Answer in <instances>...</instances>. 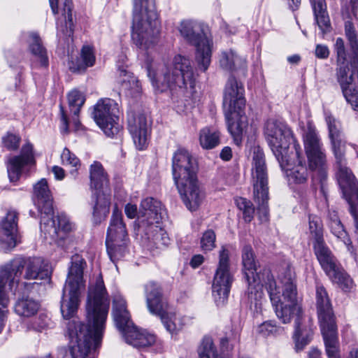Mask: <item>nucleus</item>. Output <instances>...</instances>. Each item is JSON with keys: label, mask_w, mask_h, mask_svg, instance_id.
I'll use <instances>...</instances> for the list:
<instances>
[{"label": "nucleus", "mask_w": 358, "mask_h": 358, "mask_svg": "<svg viewBox=\"0 0 358 358\" xmlns=\"http://www.w3.org/2000/svg\"><path fill=\"white\" fill-rule=\"evenodd\" d=\"M124 213L129 219H134L138 214L137 206L132 203H127L124 208Z\"/></svg>", "instance_id": "obj_60"}, {"label": "nucleus", "mask_w": 358, "mask_h": 358, "mask_svg": "<svg viewBox=\"0 0 358 358\" xmlns=\"http://www.w3.org/2000/svg\"><path fill=\"white\" fill-rule=\"evenodd\" d=\"M85 101L84 95L78 90H73L68 94V102L71 112L73 114V122L76 127L80 124L78 118L80 108L83 106Z\"/></svg>", "instance_id": "obj_39"}, {"label": "nucleus", "mask_w": 358, "mask_h": 358, "mask_svg": "<svg viewBox=\"0 0 358 358\" xmlns=\"http://www.w3.org/2000/svg\"><path fill=\"white\" fill-rule=\"evenodd\" d=\"M39 308L38 303L28 296L19 299L15 305V313L22 317H31L34 315Z\"/></svg>", "instance_id": "obj_37"}, {"label": "nucleus", "mask_w": 358, "mask_h": 358, "mask_svg": "<svg viewBox=\"0 0 358 358\" xmlns=\"http://www.w3.org/2000/svg\"><path fill=\"white\" fill-rule=\"evenodd\" d=\"M34 202L41 214V228L55 233L51 217L53 213L52 199L45 179H41L34 185Z\"/></svg>", "instance_id": "obj_16"}, {"label": "nucleus", "mask_w": 358, "mask_h": 358, "mask_svg": "<svg viewBox=\"0 0 358 358\" xmlns=\"http://www.w3.org/2000/svg\"><path fill=\"white\" fill-rule=\"evenodd\" d=\"M131 78H135L133 73H130L126 68L121 66L118 68V77L117 82L120 85V89L124 86V84H127Z\"/></svg>", "instance_id": "obj_57"}, {"label": "nucleus", "mask_w": 358, "mask_h": 358, "mask_svg": "<svg viewBox=\"0 0 358 358\" xmlns=\"http://www.w3.org/2000/svg\"><path fill=\"white\" fill-rule=\"evenodd\" d=\"M331 281L336 283L343 290L348 291L353 286L350 276L338 265L326 273Z\"/></svg>", "instance_id": "obj_38"}, {"label": "nucleus", "mask_w": 358, "mask_h": 358, "mask_svg": "<svg viewBox=\"0 0 358 358\" xmlns=\"http://www.w3.org/2000/svg\"><path fill=\"white\" fill-rule=\"evenodd\" d=\"M201 24L192 20H182L178 27L181 36L196 47V60L203 71L210 63L212 41L205 34Z\"/></svg>", "instance_id": "obj_9"}, {"label": "nucleus", "mask_w": 358, "mask_h": 358, "mask_svg": "<svg viewBox=\"0 0 358 358\" xmlns=\"http://www.w3.org/2000/svg\"><path fill=\"white\" fill-rule=\"evenodd\" d=\"M324 117L328 126L330 140L342 138L341 122L335 119L334 117L329 112L324 113Z\"/></svg>", "instance_id": "obj_45"}, {"label": "nucleus", "mask_w": 358, "mask_h": 358, "mask_svg": "<svg viewBox=\"0 0 358 358\" xmlns=\"http://www.w3.org/2000/svg\"><path fill=\"white\" fill-rule=\"evenodd\" d=\"M20 143V137L11 133H7L2 138V143L8 150H16L19 148Z\"/></svg>", "instance_id": "obj_53"}, {"label": "nucleus", "mask_w": 358, "mask_h": 358, "mask_svg": "<svg viewBox=\"0 0 358 358\" xmlns=\"http://www.w3.org/2000/svg\"><path fill=\"white\" fill-rule=\"evenodd\" d=\"M264 286L269 295L275 313L280 320L284 324L290 322L295 317L294 339L297 350H301L308 345L313 337L312 325L303 324L302 320L301 308L297 302L296 286L294 283V273L287 266L280 275V281L282 285V294L280 287L269 271H266Z\"/></svg>", "instance_id": "obj_2"}, {"label": "nucleus", "mask_w": 358, "mask_h": 358, "mask_svg": "<svg viewBox=\"0 0 358 358\" xmlns=\"http://www.w3.org/2000/svg\"><path fill=\"white\" fill-rule=\"evenodd\" d=\"M129 130L136 148L142 150L147 148L150 135V124L143 114L131 117L128 120Z\"/></svg>", "instance_id": "obj_22"}, {"label": "nucleus", "mask_w": 358, "mask_h": 358, "mask_svg": "<svg viewBox=\"0 0 358 358\" xmlns=\"http://www.w3.org/2000/svg\"><path fill=\"white\" fill-rule=\"evenodd\" d=\"M316 299L318 318L320 324L334 321L331 304L327 292L322 285H317L316 288Z\"/></svg>", "instance_id": "obj_28"}, {"label": "nucleus", "mask_w": 358, "mask_h": 358, "mask_svg": "<svg viewBox=\"0 0 358 358\" xmlns=\"http://www.w3.org/2000/svg\"><path fill=\"white\" fill-rule=\"evenodd\" d=\"M34 164L33 145L27 143L22 147L19 155L10 157L8 159L7 170L10 180L11 182L17 181L24 167Z\"/></svg>", "instance_id": "obj_21"}, {"label": "nucleus", "mask_w": 358, "mask_h": 358, "mask_svg": "<svg viewBox=\"0 0 358 358\" xmlns=\"http://www.w3.org/2000/svg\"><path fill=\"white\" fill-rule=\"evenodd\" d=\"M61 159L63 165H69L75 168V169L70 171V175L76 179L78 176V170L80 166V159L66 148L63 150L61 154Z\"/></svg>", "instance_id": "obj_43"}, {"label": "nucleus", "mask_w": 358, "mask_h": 358, "mask_svg": "<svg viewBox=\"0 0 358 358\" xmlns=\"http://www.w3.org/2000/svg\"><path fill=\"white\" fill-rule=\"evenodd\" d=\"M165 214L162 203L148 197L142 200L137 219L138 231H146L150 225L159 224Z\"/></svg>", "instance_id": "obj_19"}, {"label": "nucleus", "mask_w": 358, "mask_h": 358, "mask_svg": "<svg viewBox=\"0 0 358 358\" xmlns=\"http://www.w3.org/2000/svg\"><path fill=\"white\" fill-rule=\"evenodd\" d=\"M96 57L92 47L83 45L80 56L75 61H72L69 68L73 72H84L88 67L93 66Z\"/></svg>", "instance_id": "obj_35"}, {"label": "nucleus", "mask_w": 358, "mask_h": 358, "mask_svg": "<svg viewBox=\"0 0 358 358\" xmlns=\"http://www.w3.org/2000/svg\"><path fill=\"white\" fill-rule=\"evenodd\" d=\"M90 178L91 188L96 192L103 191L108 188L109 180L107 173L105 172L103 166L99 162H94L90 168Z\"/></svg>", "instance_id": "obj_34"}, {"label": "nucleus", "mask_w": 358, "mask_h": 358, "mask_svg": "<svg viewBox=\"0 0 358 358\" xmlns=\"http://www.w3.org/2000/svg\"><path fill=\"white\" fill-rule=\"evenodd\" d=\"M325 350L329 358H339L338 347H325Z\"/></svg>", "instance_id": "obj_64"}, {"label": "nucleus", "mask_w": 358, "mask_h": 358, "mask_svg": "<svg viewBox=\"0 0 358 358\" xmlns=\"http://www.w3.org/2000/svg\"><path fill=\"white\" fill-rule=\"evenodd\" d=\"M331 143L336 159V164L346 162L345 157V141L343 138L331 140Z\"/></svg>", "instance_id": "obj_48"}, {"label": "nucleus", "mask_w": 358, "mask_h": 358, "mask_svg": "<svg viewBox=\"0 0 358 358\" xmlns=\"http://www.w3.org/2000/svg\"><path fill=\"white\" fill-rule=\"evenodd\" d=\"M315 20L323 33L330 31V19L327 10L326 0H310Z\"/></svg>", "instance_id": "obj_33"}, {"label": "nucleus", "mask_w": 358, "mask_h": 358, "mask_svg": "<svg viewBox=\"0 0 358 358\" xmlns=\"http://www.w3.org/2000/svg\"><path fill=\"white\" fill-rule=\"evenodd\" d=\"M335 50L337 55V64H345L347 60V54L345 48L344 41L338 38L335 43Z\"/></svg>", "instance_id": "obj_54"}, {"label": "nucleus", "mask_w": 358, "mask_h": 358, "mask_svg": "<svg viewBox=\"0 0 358 358\" xmlns=\"http://www.w3.org/2000/svg\"><path fill=\"white\" fill-rule=\"evenodd\" d=\"M23 268L24 273L23 278L27 280H35L34 282H24L26 290L30 291L36 285H41L42 282L38 280L49 281L50 271L48 265L39 257L30 258L27 260L15 259L0 268V303H6L5 286L8 283L12 287L17 285Z\"/></svg>", "instance_id": "obj_5"}, {"label": "nucleus", "mask_w": 358, "mask_h": 358, "mask_svg": "<svg viewBox=\"0 0 358 358\" xmlns=\"http://www.w3.org/2000/svg\"><path fill=\"white\" fill-rule=\"evenodd\" d=\"M200 144L204 149H213L220 144V133L209 128H204L200 132Z\"/></svg>", "instance_id": "obj_42"}, {"label": "nucleus", "mask_w": 358, "mask_h": 358, "mask_svg": "<svg viewBox=\"0 0 358 358\" xmlns=\"http://www.w3.org/2000/svg\"><path fill=\"white\" fill-rule=\"evenodd\" d=\"M303 138L309 169L317 175L320 181H322L327 177L325 150L315 127L310 122L307 124Z\"/></svg>", "instance_id": "obj_11"}, {"label": "nucleus", "mask_w": 358, "mask_h": 358, "mask_svg": "<svg viewBox=\"0 0 358 358\" xmlns=\"http://www.w3.org/2000/svg\"><path fill=\"white\" fill-rule=\"evenodd\" d=\"M147 307L150 313L159 316L166 329L171 334H176L182 329L181 323L176 313H168V303L163 298L159 285L149 282L145 286Z\"/></svg>", "instance_id": "obj_10"}, {"label": "nucleus", "mask_w": 358, "mask_h": 358, "mask_svg": "<svg viewBox=\"0 0 358 358\" xmlns=\"http://www.w3.org/2000/svg\"><path fill=\"white\" fill-rule=\"evenodd\" d=\"M301 152V150L300 151L299 155H297L295 152L297 164H295L293 167L289 168L292 164V161L294 159L290 156L289 154H287V157L289 159V164L284 168L281 167L282 169L286 171L287 176L290 183L303 184L307 181L308 178V169L306 166V163L303 162L301 160L300 157Z\"/></svg>", "instance_id": "obj_27"}, {"label": "nucleus", "mask_w": 358, "mask_h": 358, "mask_svg": "<svg viewBox=\"0 0 358 358\" xmlns=\"http://www.w3.org/2000/svg\"><path fill=\"white\" fill-rule=\"evenodd\" d=\"M224 115L227 123L228 131L233 137L234 143L239 145L242 141V136L248 127L247 117L244 110H224Z\"/></svg>", "instance_id": "obj_25"}, {"label": "nucleus", "mask_w": 358, "mask_h": 358, "mask_svg": "<svg viewBox=\"0 0 358 358\" xmlns=\"http://www.w3.org/2000/svg\"><path fill=\"white\" fill-rule=\"evenodd\" d=\"M86 266L81 256H72L60 306L62 315L66 320L73 317L78 308L80 294L85 289L83 273Z\"/></svg>", "instance_id": "obj_7"}, {"label": "nucleus", "mask_w": 358, "mask_h": 358, "mask_svg": "<svg viewBox=\"0 0 358 358\" xmlns=\"http://www.w3.org/2000/svg\"><path fill=\"white\" fill-rule=\"evenodd\" d=\"M159 27L155 0H134L133 43L142 50L152 48L159 41Z\"/></svg>", "instance_id": "obj_6"}, {"label": "nucleus", "mask_w": 358, "mask_h": 358, "mask_svg": "<svg viewBox=\"0 0 358 358\" xmlns=\"http://www.w3.org/2000/svg\"><path fill=\"white\" fill-rule=\"evenodd\" d=\"M313 247L314 253L326 273L336 268L338 265L336 259L326 245L324 240L313 243Z\"/></svg>", "instance_id": "obj_31"}, {"label": "nucleus", "mask_w": 358, "mask_h": 358, "mask_svg": "<svg viewBox=\"0 0 358 358\" xmlns=\"http://www.w3.org/2000/svg\"><path fill=\"white\" fill-rule=\"evenodd\" d=\"M109 298L101 274L89 286L86 305L87 324L73 319L67 324L72 358H96L101 347L109 309Z\"/></svg>", "instance_id": "obj_1"}, {"label": "nucleus", "mask_w": 358, "mask_h": 358, "mask_svg": "<svg viewBox=\"0 0 358 358\" xmlns=\"http://www.w3.org/2000/svg\"><path fill=\"white\" fill-rule=\"evenodd\" d=\"M61 113V131L62 133L69 132V121L66 115L64 113L63 106L60 105Z\"/></svg>", "instance_id": "obj_61"}, {"label": "nucleus", "mask_w": 358, "mask_h": 358, "mask_svg": "<svg viewBox=\"0 0 358 358\" xmlns=\"http://www.w3.org/2000/svg\"><path fill=\"white\" fill-rule=\"evenodd\" d=\"M52 173H54L55 178L57 180H61L64 178L65 172L64 170L58 166H54L52 167Z\"/></svg>", "instance_id": "obj_63"}, {"label": "nucleus", "mask_w": 358, "mask_h": 358, "mask_svg": "<svg viewBox=\"0 0 358 358\" xmlns=\"http://www.w3.org/2000/svg\"><path fill=\"white\" fill-rule=\"evenodd\" d=\"M309 233L313 243L324 240L322 221L317 216H309Z\"/></svg>", "instance_id": "obj_44"}, {"label": "nucleus", "mask_w": 358, "mask_h": 358, "mask_svg": "<svg viewBox=\"0 0 358 358\" xmlns=\"http://www.w3.org/2000/svg\"><path fill=\"white\" fill-rule=\"evenodd\" d=\"M236 203L238 209L243 212L245 221L251 222L255 214V208L251 201L241 197L236 200Z\"/></svg>", "instance_id": "obj_49"}, {"label": "nucleus", "mask_w": 358, "mask_h": 358, "mask_svg": "<svg viewBox=\"0 0 358 358\" xmlns=\"http://www.w3.org/2000/svg\"><path fill=\"white\" fill-rule=\"evenodd\" d=\"M121 333L122 334L126 342L132 345L131 341H134L136 338H138V336H136V334H141V331L138 330L132 323V324L129 325V327L126 328Z\"/></svg>", "instance_id": "obj_55"}, {"label": "nucleus", "mask_w": 358, "mask_h": 358, "mask_svg": "<svg viewBox=\"0 0 358 358\" xmlns=\"http://www.w3.org/2000/svg\"><path fill=\"white\" fill-rule=\"evenodd\" d=\"M253 196L258 210L266 216L268 201V173L264 154L259 148H255L252 155Z\"/></svg>", "instance_id": "obj_12"}, {"label": "nucleus", "mask_w": 358, "mask_h": 358, "mask_svg": "<svg viewBox=\"0 0 358 358\" xmlns=\"http://www.w3.org/2000/svg\"><path fill=\"white\" fill-rule=\"evenodd\" d=\"M336 79L342 93L352 109L358 111V90L352 87L354 71L349 68L348 61L345 64H337Z\"/></svg>", "instance_id": "obj_20"}, {"label": "nucleus", "mask_w": 358, "mask_h": 358, "mask_svg": "<svg viewBox=\"0 0 358 358\" xmlns=\"http://www.w3.org/2000/svg\"><path fill=\"white\" fill-rule=\"evenodd\" d=\"M127 241V231L122 221V212L115 206L113 210L106 240L107 252L113 262L124 255Z\"/></svg>", "instance_id": "obj_13"}, {"label": "nucleus", "mask_w": 358, "mask_h": 358, "mask_svg": "<svg viewBox=\"0 0 358 358\" xmlns=\"http://www.w3.org/2000/svg\"><path fill=\"white\" fill-rule=\"evenodd\" d=\"M325 347H338L337 329L335 321L320 324Z\"/></svg>", "instance_id": "obj_41"}, {"label": "nucleus", "mask_w": 358, "mask_h": 358, "mask_svg": "<svg viewBox=\"0 0 358 358\" xmlns=\"http://www.w3.org/2000/svg\"><path fill=\"white\" fill-rule=\"evenodd\" d=\"M135 341H131L132 346L137 348H146L153 345L156 338L155 335L151 334L145 331H141V334H137Z\"/></svg>", "instance_id": "obj_50"}, {"label": "nucleus", "mask_w": 358, "mask_h": 358, "mask_svg": "<svg viewBox=\"0 0 358 358\" xmlns=\"http://www.w3.org/2000/svg\"><path fill=\"white\" fill-rule=\"evenodd\" d=\"M121 92H123L126 95L136 96L141 93V87L138 79L131 78V80L127 84H124V86L120 89Z\"/></svg>", "instance_id": "obj_51"}, {"label": "nucleus", "mask_w": 358, "mask_h": 358, "mask_svg": "<svg viewBox=\"0 0 358 358\" xmlns=\"http://www.w3.org/2000/svg\"><path fill=\"white\" fill-rule=\"evenodd\" d=\"M17 213L9 210L0 223V243L4 249L13 248L17 245Z\"/></svg>", "instance_id": "obj_24"}, {"label": "nucleus", "mask_w": 358, "mask_h": 358, "mask_svg": "<svg viewBox=\"0 0 358 358\" xmlns=\"http://www.w3.org/2000/svg\"><path fill=\"white\" fill-rule=\"evenodd\" d=\"M112 315L115 324L120 332L133 323L126 301L120 294H115L113 296Z\"/></svg>", "instance_id": "obj_26"}, {"label": "nucleus", "mask_w": 358, "mask_h": 358, "mask_svg": "<svg viewBox=\"0 0 358 358\" xmlns=\"http://www.w3.org/2000/svg\"><path fill=\"white\" fill-rule=\"evenodd\" d=\"M199 358H224L222 355H218L214 348L211 338L205 337L199 349Z\"/></svg>", "instance_id": "obj_46"}, {"label": "nucleus", "mask_w": 358, "mask_h": 358, "mask_svg": "<svg viewBox=\"0 0 358 358\" xmlns=\"http://www.w3.org/2000/svg\"><path fill=\"white\" fill-rule=\"evenodd\" d=\"M242 263L245 278L248 284V295L251 303L255 306L262 297L261 277L257 273L254 253L250 246L246 245L243 249Z\"/></svg>", "instance_id": "obj_17"}, {"label": "nucleus", "mask_w": 358, "mask_h": 358, "mask_svg": "<svg viewBox=\"0 0 358 358\" xmlns=\"http://www.w3.org/2000/svg\"><path fill=\"white\" fill-rule=\"evenodd\" d=\"M117 113V103L110 99H101L94 107L93 117L95 122L109 137H113L120 131V126L115 122Z\"/></svg>", "instance_id": "obj_15"}, {"label": "nucleus", "mask_w": 358, "mask_h": 358, "mask_svg": "<svg viewBox=\"0 0 358 358\" xmlns=\"http://www.w3.org/2000/svg\"><path fill=\"white\" fill-rule=\"evenodd\" d=\"M329 225L331 233L336 237H337L338 239H341L345 245H350V240L348 237V234L345 231L341 221L336 215H334V218L331 219Z\"/></svg>", "instance_id": "obj_47"}, {"label": "nucleus", "mask_w": 358, "mask_h": 358, "mask_svg": "<svg viewBox=\"0 0 358 358\" xmlns=\"http://www.w3.org/2000/svg\"><path fill=\"white\" fill-rule=\"evenodd\" d=\"M215 234L212 229L206 231L201 238V247L203 250L210 251L215 246Z\"/></svg>", "instance_id": "obj_52"}, {"label": "nucleus", "mask_w": 358, "mask_h": 358, "mask_svg": "<svg viewBox=\"0 0 358 358\" xmlns=\"http://www.w3.org/2000/svg\"><path fill=\"white\" fill-rule=\"evenodd\" d=\"M278 330V327L275 325V322L272 321L265 322L259 327V331L264 336L275 334Z\"/></svg>", "instance_id": "obj_56"}, {"label": "nucleus", "mask_w": 358, "mask_h": 358, "mask_svg": "<svg viewBox=\"0 0 358 358\" xmlns=\"http://www.w3.org/2000/svg\"><path fill=\"white\" fill-rule=\"evenodd\" d=\"M54 212L51 215V217L54 222V227L55 228V233L53 231H48L42 229L41 231L45 234H49L50 236L57 242L59 245L63 246L61 241H64L67 237V234L71 231L73 229L74 225L71 223L69 217L64 214H60L57 215L55 220L53 217Z\"/></svg>", "instance_id": "obj_29"}, {"label": "nucleus", "mask_w": 358, "mask_h": 358, "mask_svg": "<svg viewBox=\"0 0 358 358\" xmlns=\"http://www.w3.org/2000/svg\"><path fill=\"white\" fill-rule=\"evenodd\" d=\"M220 64L223 69L234 71L238 69H245L246 59L238 55L235 51L229 50L222 53Z\"/></svg>", "instance_id": "obj_36"}, {"label": "nucleus", "mask_w": 358, "mask_h": 358, "mask_svg": "<svg viewBox=\"0 0 358 358\" xmlns=\"http://www.w3.org/2000/svg\"><path fill=\"white\" fill-rule=\"evenodd\" d=\"M203 259L204 258L202 255H196L192 257L189 264L194 268H197L203 262Z\"/></svg>", "instance_id": "obj_62"}, {"label": "nucleus", "mask_w": 358, "mask_h": 358, "mask_svg": "<svg viewBox=\"0 0 358 358\" xmlns=\"http://www.w3.org/2000/svg\"><path fill=\"white\" fill-rule=\"evenodd\" d=\"M315 55L317 58L324 59L328 58L329 55V50L327 45L318 44L316 45Z\"/></svg>", "instance_id": "obj_59"}, {"label": "nucleus", "mask_w": 358, "mask_h": 358, "mask_svg": "<svg viewBox=\"0 0 358 358\" xmlns=\"http://www.w3.org/2000/svg\"><path fill=\"white\" fill-rule=\"evenodd\" d=\"M264 136L280 167L284 168L289 164L287 157L291 143H293L297 155L301 151V146L296 141L292 131L281 121L273 119L267 120L264 126Z\"/></svg>", "instance_id": "obj_8"}, {"label": "nucleus", "mask_w": 358, "mask_h": 358, "mask_svg": "<svg viewBox=\"0 0 358 358\" xmlns=\"http://www.w3.org/2000/svg\"><path fill=\"white\" fill-rule=\"evenodd\" d=\"M93 200L92 220L95 224H99L105 220L109 213L110 195L104 191L96 192Z\"/></svg>", "instance_id": "obj_30"}, {"label": "nucleus", "mask_w": 358, "mask_h": 358, "mask_svg": "<svg viewBox=\"0 0 358 358\" xmlns=\"http://www.w3.org/2000/svg\"><path fill=\"white\" fill-rule=\"evenodd\" d=\"M233 281L234 274L230 268L229 253L227 249L222 247L212 285L213 295L217 306L223 305L227 300Z\"/></svg>", "instance_id": "obj_14"}, {"label": "nucleus", "mask_w": 358, "mask_h": 358, "mask_svg": "<svg viewBox=\"0 0 358 358\" xmlns=\"http://www.w3.org/2000/svg\"><path fill=\"white\" fill-rule=\"evenodd\" d=\"M223 104L224 110H244L245 108L243 85L233 76L229 78L226 84Z\"/></svg>", "instance_id": "obj_23"}, {"label": "nucleus", "mask_w": 358, "mask_h": 358, "mask_svg": "<svg viewBox=\"0 0 358 358\" xmlns=\"http://www.w3.org/2000/svg\"><path fill=\"white\" fill-rule=\"evenodd\" d=\"M337 178L343 194L350 205V213L354 218L355 226L358 231V213L355 203H358V182L351 170L347 167L346 162L337 164Z\"/></svg>", "instance_id": "obj_18"}, {"label": "nucleus", "mask_w": 358, "mask_h": 358, "mask_svg": "<svg viewBox=\"0 0 358 358\" xmlns=\"http://www.w3.org/2000/svg\"><path fill=\"white\" fill-rule=\"evenodd\" d=\"M72 8L73 3L71 0H65L62 9V14L64 16L65 20L68 21L70 24L72 23Z\"/></svg>", "instance_id": "obj_58"}, {"label": "nucleus", "mask_w": 358, "mask_h": 358, "mask_svg": "<svg viewBox=\"0 0 358 358\" xmlns=\"http://www.w3.org/2000/svg\"><path fill=\"white\" fill-rule=\"evenodd\" d=\"M196 171L197 164L191 153L185 148H178L172 158L173 180L185 205L191 211L197 210L204 198Z\"/></svg>", "instance_id": "obj_4"}, {"label": "nucleus", "mask_w": 358, "mask_h": 358, "mask_svg": "<svg viewBox=\"0 0 358 358\" xmlns=\"http://www.w3.org/2000/svg\"><path fill=\"white\" fill-rule=\"evenodd\" d=\"M148 76L158 92L170 91L172 96H182L188 89L194 87L195 75L190 60L180 55L175 56L171 66L155 63L148 57L145 60Z\"/></svg>", "instance_id": "obj_3"}, {"label": "nucleus", "mask_w": 358, "mask_h": 358, "mask_svg": "<svg viewBox=\"0 0 358 358\" xmlns=\"http://www.w3.org/2000/svg\"><path fill=\"white\" fill-rule=\"evenodd\" d=\"M159 224L150 225L147 227L146 231H141L148 236V239H152L157 246L164 245L166 246L170 243V239L166 232L162 229Z\"/></svg>", "instance_id": "obj_40"}, {"label": "nucleus", "mask_w": 358, "mask_h": 358, "mask_svg": "<svg viewBox=\"0 0 358 358\" xmlns=\"http://www.w3.org/2000/svg\"><path fill=\"white\" fill-rule=\"evenodd\" d=\"M29 49L34 56V65L40 67H48L49 60L45 48L43 45L41 38L37 33H30Z\"/></svg>", "instance_id": "obj_32"}]
</instances>
